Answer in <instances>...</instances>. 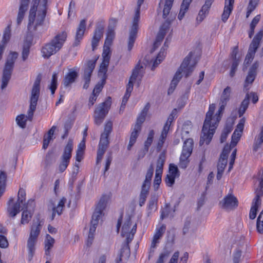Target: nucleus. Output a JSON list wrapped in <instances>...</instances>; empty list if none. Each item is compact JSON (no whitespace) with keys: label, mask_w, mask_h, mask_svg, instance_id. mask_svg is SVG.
<instances>
[{"label":"nucleus","mask_w":263,"mask_h":263,"mask_svg":"<svg viewBox=\"0 0 263 263\" xmlns=\"http://www.w3.org/2000/svg\"><path fill=\"white\" fill-rule=\"evenodd\" d=\"M66 38L67 33L65 32L57 34L49 42L42 47V57L45 59H48L52 55L55 54L62 48Z\"/></svg>","instance_id":"423d86ee"},{"label":"nucleus","mask_w":263,"mask_h":263,"mask_svg":"<svg viewBox=\"0 0 263 263\" xmlns=\"http://www.w3.org/2000/svg\"><path fill=\"white\" fill-rule=\"evenodd\" d=\"M54 239L49 234L46 235L45 241V250L46 255H49L50 250L53 247Z\"/></svg>","instance_id":"4c0bfd02"},{"label":"nucleus","mask_w":263,"mask_h":263,"mask_svg":"<svg viewBox=\"0 0 263 263\" xmlns=\"http://www.w3.org/2000/svg\"><path fill=\"white\" fill-rule=\"evenodd\" d=\"M165 49L164 47H162L160 51L158 54L156 59L153 62V66L152 67V70H154L155 68L158 66V65L160 64V63L163 60L164 57H165Z\"/></svg>","instance_id":"f704fd0d"},{"label":"nucleus","mask_w":263,"mask_h":263,"mask_svg":"<svg viewBox=\"0 0 263 263\" xmlns=\"http://www.w3.org/2000/svg\"><path fill=\"white\" fill-rule=\"evenodd\" d=\"M111 105V98L108 97L103 103L99 104L95 111V123L100 125L103 121Z\"/></svg>","instance_id":"9b49d317"},{"label":"nucleus","mask_w":263,"mask_h":263,"mask_svg":"<svg viewBox=\"0 0 263 263\" xmlns=\"http://www.w3.org/2000/svg\"><path fill=\"white\" fill-rule=\"evenodd\" d=\"M157 198L155 196H152L148 202V209L152 210L156 207Z\"/></svg>","instance_id":"338daca9"},{"label":"nucleus","mask_w":263,"mask_h":263,"mask_svg":"<svg viewBox=\"0 0 263 263\" xmlns=\"http://www.w3.org/2000/svg\"><path fill=\"white\" fill-rule=\"evenodd\" d=\"M170 212V208L168 204H166L165 206L162 210L160 219L163 220L164 218L169 216Z\"/></svg>","instance_id":"052dcab7"},{"label":"nucleus","mask_w":263,"mask_h":263,"mask_svg":"<svg viewBox=\"0 0 263 263\" xmlns=\"http://www.w3.org/2000/svg\"><path fill=\"white\" fill-rule=\"evenodd\" d=\"M169 22H166L164 23L161 27L156 37V40L162 42L164 36L166 34V31L168 29Z\"/></svg>","instance_id":"c9c22d12"},{"label":"nucleus","mask_w":263,"mask_h":263,"mask_svg":"<svg viewBox=\"0 0 263 263\" xmlns=\"http://www.w3.org/2000/svg\"><path fill=\"white\" fill-rule=\"evenodd\" d=\"M133 86H134V85L133 84H132L131 83H128V84L126 86V92H125V93L123 99L128 100V99L130 96V93H131L132 91H133Z\"/></svg>","instance_id":"680f3d73"},{"label":"nucleus","mask_w":263,"mask_h":263,"mask_svg":"<svg viewBox=\"0 0 263 263\" xmlns=\"http://www.w3.org/2000/svg\"><path fill=\"white\" fill-rule=\"evenodd\" d=\"M78 76L79 73L77 68L74 67L69 69L63 80L62 84L64 87L67 88L70 87L71 85L76 81Z\"/></svg>","instance_id":"f3484780"},{"label":"nucleus","mask_w":263,"mask_h":263,"mask_svg":"<svg viewBox=\"0 0 263 263\" xmlns=\"http://www.w3.org/2000/svg\"><path fill=\"white\" fill-rule=\"evenodd\" d=\"M256 74L249 72L248 76L245 80L244 87L246 88L249 84H251L255 80Z\"/></svg>","instance_id":"6e6d98bb"},{"label":"nucleus","mask_w":263,"mask_h":263,"mask_svg":"<svg viewBox=\"0 0 263 263\" xmlns=\"http://www.w3.org/2000/svg\"><path fill=\"white\" fill-rule=\"evenodd\" d=\"M111 23H112L114 25H115V24L116 23V20L111 19L110 21V25L108 27L107 33V36L105 41V46L110 45L115 37V33L114 31V26L111 27L110 25Z\"/></svg>","instance_id":"cd10ccee"},{"label":"nucleus","mask_w":263,"mask_h":263,"mask_svg":"<svg viewBox=\"0 0 263 263\" xmlns=\"http://www.w3.org/2000/svg\"><path fill=\"white\" fill-rule=\"evenodd\" d=\"M176 177L171 175L167 174L165 177V181L168 186H172L175 183Z\"/></svg>","instance_id":"69168bd1"},{"label":"nucleus","mask_w":263,"mask_h":263,"mask_svg":"<svg viewBox=\"0 0 263 263\" xmlns=\"http://www.w3.org/2000/svg\"><path fill=\"white\" fill-rule=\"evenodd\" d=\"M261 205V200L260 199H258L256 198H254L252 205L251 208L250 214H249V218L251 219H254L255 218L257 214V212L258 208Z\"/></svg>","instance_id":"c85d7f7f"},{"label":"nucleus","mask_w":263,"mask_h":263,"mask_svg":"<svg viewBox=\"0 0 263 263\" xmlns=\"http://www.w3.org/2000/svg\"><path fill=\"white\" fill-rule=\"evenodd\" d=\"M37 239L29 238L27 240V248L28 250L29 260H31L35 252V245Z\"/></svg>","instance_id":"c756f323"},{"label":"nucleus","mask_w":263,"mask_h":263,"mask_svg":"<svg viewBox=\"0 0 263 263\" xmlns=\"http://www.w3.org/2000/svg\"><path fill=\"white\" fill-rule=\"evenodd\" d=\"M174 0H160L159 4V10H162V17L165 18L170 13Z\"/></svg>","instance_id":"5701e85b"},{"label":"nucleus","mask_w":263,"mask_h":263,"mask_svg":"<svg viewBox=\"0 0 263 263\" xmlns=\"http://www.w3.org/2000/svg\"><path fill=\"white\" fill-rule=\"evenodd\" d=\"M26 193L25 191L20 189L18 192L17 201L14 203L13 198H10L7 203V212L9 216L14 217L20 212L21 208L25 209L22 214L21 223L25 224L28 223L32 217V213L28 210L29 207L33 208L34 206V201L32 199H30L26 203Z\"/></svg>","instance_id":"f03ea898"},{"label":"nucleus","mask_w":263,"mask_h":263,"mask_svg":"<svg viewBox=\"0 0 263 263\" xmlns=\"http://www.w3.org/2000/svg\"><path fill=\"white\" fill-rule=\"evenodd\" d=\"M18 53L15 52H11L8 56L5 65L3 70L2 77V83L1 85L2 89H5L11 77L14 64L17 58Z\"/></svg>","instance_id":"9d476101"},{"label":"nucleus","mask_w":263,"mask_h":263,"mask_svg":"<svg viewBox=\"0 0 263 263\" xmlns=\"http://www.w3.org/2000/svg\"><path fill=\"white\" fill-rule=\"evenodd\" d=\"M48 0H32L28 16L27 29L29 32H35L44 22L48 9Z\"/></svg>","instance_id":"7ed1b4c3"},{"label":"nucleus","mask_w":263,"mask_h":263,"mask_svg":"<svg viewBox=\"0 0 263 263\" xmlns=\"http://www.w3.org/2000/svg\"><path fill=\"white\" fill-rule=\"evenodd\" d=\"M245 122V119H241L237 124L236 128L232 136L231 144L229 145L231 146V149L235 147L238 142L243 129Z\"/></svg>","instance_id":"a211bd4d"},{"label":"nucleus","mask_w":263,"mask_h":263,"mask_svg":"<svg viewBox=\"0 0 263 263\" xmlns=\"http://www.w3.org/2000/svg\"><path fill=\"white\" fill-rule=\"evenodd\" d=\"M214 0H205L204 4L202 6L196 18L197 21L200 23L209 13V9Z\"/></svg>","instance_id":"b1692460"},{"label":"nucleus","mask_w":263,"mask_h":263,"mask_svg":"<svg viewBox=\"0 0 263 263\" xmlns=\"http://www.w3.org/2000/svg\"><path fill=\"white\" fill-rule=\"evenodd\" d=\"M147 109L145 108L142 111L139 116L138 117L137 119L136 123L135 124L134 127H136V129H138V130L141 129V125L144 122L145 117L147 115Z\"/></svg>","instance_id":"e433bc0d"},{"label":"nucleus","mask_w":263,"mask_h":263,"mask_svg":"<svg viewBox=\"0 0 263 263\" xmlns=\"http://www.w3.org/2000/svg\"><path fill=\"white\" fill-rule=\"evenodd\" d=\"M260 19V15L258 14L255 16L253 20L252 21L250 25V30L248 32L249 34V37L250 39H251L254 33V29L257 25V24L258 23Z\"/></svg>","instance_id":"a19ab883"},{"label":"nucleus","mask_w":263,"mask_h":263,"mask_svg":"<svg viewBox=\"0 0 263 263\" xmlns=\"http://www.w3.org/2000/svg\"><path fill=\"white\" fill-rule=\"evenodd\" d=\"M194 141L191 138L187 139L184 142V145L183 146V152H189V154H191L193 151Z\"/></svg>","instance_id":"49530a36"},{"label":"nucleus","mask_w":263,"mask_h":263,"mask_svg":"<svg viewBox=\"0 0 263 263\" xmlns=\"http://www.w3.org/2000/svg\"><path fill=\"white\" fill-rule=\"evenodd\" d=\"M112 129V123L111 121H108L104 127V132L102 134L109 136Z\"/></svg>","instance_id":"bf43d9fd"},{"label":"nucleus","mask_w":263,"mask_h":263,"mask_svg":"<svg viewBox=\"0 0 263 263\" xmlns=\"http://www.w3.org/2000/svg\"><path fill=\"white\" fill-rule=\"evenodd\" d=\"M11 37V24H9L7 26V27L5 28L3 37V42L4 43H6L8 42Z\"/></svg>","instance_id":"5fc2aeb1"},{"label":"nucleus","mask_w":263,"mask_h":263,"mask_svg":"<svg viewBox=\"0 0 263 263\" xmlns=\"http://www.w3.org/2000/svg\"><path fill=\"white\" fill-rule=\"evenodd\" d=\"M140 131L141 130H138V129H136L135 127H134L130 135L129 144L127 146L128 150H130L131 147L135 143L137 138L138 136L139 133H140Z\"/></svg>","instance_id":"79ce46f5"},{"label":"nucleus","mask_w":263,"mask_h":263,"mask_svg":"<svg viewBox=\"0 0 263 263\" xmlns=\"http://www.w3.org/2000/svg\"><path fill=\"white\" fill-rule=\"evenodd\" d=\"M231 151V146L228 144L225 145L220 155V158L217 164V179L220 180L222 176L224 168L227 164L228 155Z\"/></svg>","instance_id":"4468645a"},{"label":"nucleus","mask_w":263,"mask_h":263,"mask_svg":"<svg viewBox=\"0 0 263 263\" xmlns=\"http://www.w3.org/2000/svg\"><path fill=\"white\" fill-rule=\"evenodd\" d=\"M259 0H250L247 7L246 17L248 18L250 14L256 8Z\"/></svg>","instance_id":"8fccbe9b"},{"label":"nucleus","mask_w":263,"mask_h":263,"mask_svg":"<svg viewBox=\"0 0 263 263\" xmlns=\"http://www.w3.org/2000/svg\"><path fill=\"white\" fill-rule=\"evenodd\" d=\"M192 57V53L190 52L184 58L171 83L170 87L168 89V94L173 92L178 83L181 79L182 74H184L185 77H187L194 70L195 64L194 63H191Z\"/></svg>","instance_id":"0eeeda50"},{"label":"nucleus","mask_w":263,"mask_h":263,"mask_svg":"<svg viewBox=\"0 0 263 263\" xmlns=\"http://www.w3.org/2000/svg\"><path fill=\"white\" fill-rule=\"evenodd\" d=\"M263 195V179L259 182V188L256 191V196L255 198L260 199V197Z\"/></svg>","instance_id":"0e129e2a"},{"label":"nucleus","mask_w":263,"mask_h":263,"mask_svg":"<svg viewBox=\"0 0 263 263\" xmlns=\"http://www.w3.org/2000/svg\"><path fill=\"white\" fill-rule=\"evenodd\" d=\"M220 204L223 209L231 210L237 206L238 201L235 196L230 194L226 196L224 199L220 201Z\"/></svg>","instance_id":"aec40b11"},{"label":"nucleus","mask_w":263,"mask_h":263,"mask_svg":"<svg viewBox=\"0 0 263 263\" xmlns=\"http://www.w3.org/2000/svg\"><path fill=\"white\" fill-rule=\"evenodd\" d=\"M31 42L25 41L23 46V50L22 52V58L24 61L28 58L30 53V48L31 47Z\"/></svg>","instance_id":"37998d69"},{"label":"nucleus","mask_w":263,"mask_h":263,"mask_svg":"<svg viewBox=\"0 0 263 263\" xmlns=\"http://www.w3.org/2000/svg\"><path fill=\"white\" fill-rule=\"evenodd\" d=\"M137 224H134L132 227L130 218H128L124 222L121 231V236L125 237V242L121 249L120 252L125 254L126 257H128L130 254L129 243L132 241L134 236L136 232Z\"/></svg>","instance_id":"1a4fd4ad"},{"label":"nucleus","mask_w":263,"mask_h":263,"mask_svg":"<svg viewBox=\"0 0 263 263\" xmlns=\"http://www.w3.org/2000/svg\"><path fill=\"white\" fill-rule=\"evenodd\" d=\"M263 143V126L261 127L259 133L256 136L253 144V149L257 151Z\"/></svg>","instance_id":"473e14b6"},{"label":"nucleus","mask_w":263,"mask_h":263,"mask_svg":"<svg viewBox=\"0 0 263 263\" xmlns=\"http://www.w3.org/2000/svg\"><path fill=\"white\" fill-rule=\"evenodd\" d=\"M165 161V155L164 153H162L160 154L159 158L157 161V170H163L164 162Z\"/></svg>","instance_id":"864d4df0"},{"label":"nucleus","mask_w":263,"mask_h":263,"mask_svg":"<svg viewBox=\"0 0 263 263\" xmlns=\"http://www.w3.org/2000/svg\"><path fill=\"white\" fill-rule=\"evenodd\" d=\"M42 221L37 219L36 221H33L31 227L30 233L29 238L37 239L42 227Z\"/></svg>","instance_id":"393cba45"},{"label":"nucleus","mask_w":263,"mask_h":263,"mask_svg":"<svg viewBox=\"0 0 263 263\" xmlns=\"http://www.w3.org/2000/svg\"><path fill=\"white\" fill-rule=\"evenodd\" d=\"M144 73L143 67L140 64H137L133 70V73L129 78L128 83H131L134 85V83L136 80H138L139 81H141Z\"/></svg>","instance_id":"4be33fe9"},{"label":"nucleus","mask_w":263,"mask_h":263,"mask_svg":"<svg viewBox=\"0 0 263 263\" xmlns=\"http://www.w3.org/2000/svg\"><path fill=\"white\" fill-rule=\"evenodd\" d=\"M249 95L247 93L245 98L241 102L240 108L238 111L239 116L240 117L245 114L246 109L248 108L249 104Z\"/></svg>","instance_id":"ea45409f"},{"label":"nucleus","mask_w":263,"mask_h":263,"mask_svg":"<svg viewBox=\"0 0 263 263\" xmlns=\"http://www.w3.org/2000/svg\"><path fill=\"white\" fill-rule=\"evenodd\" d=\"M149 188H148L145 186H144V187H141V190L139 197V205L140 206H142L144 204L149 192Z\"/></svg>","instance_id":"58836bf2"},{"label":"nucleus","mask_w":263,"mask_h":263,"mask_svg":"<svg viewBox=\"0 0 263 263\" xmlns=\"http://www.w3.org/2000/svg\"><path fill=\"white\" fill-rule=\"evenodd\" d=\"M41 81V77L38 76L36 78L31 92L30 98L29 108L27 112V116L24 114L18 115L16 118V122L17 125L22 128L26 127V121L28 120L31 121L33 116L34 111L36 109L37 101L40 96V83Z\"/></svg>","instance_id":"20e7f679"},{"label":"nucleus","mask_w":263,"mask_h":263,"mask_svg":"<svg viewBox=\"0 0 263 263\" xmlns=\"http://www.w3.org/2000/svg\"><path fill=\"white\" fill-rule=\"evenodd\" d=\"M26 11V10L19 9L16 19V22L18 25H20L22 23Z\"/></svg>","instance_id":"e2e57ef3"},{"label":"nucleus","mask_w":263,"mask_h":263,"mask_svg":"<svg viewBox=\"0 0 263 263\" xmlns=\"http://www.w3.org/2000/svg\"><path fill=\"white\" fill-rule=\"evenodd\" d=\"M144 1V0H138L137 6L134 10V14L132 17V25L128 39L127 49L128 51H130L133 49L134 44L137 38L140 19L141 6Z\"/></svg>","instance_id":"6e6552de"},{"label":"nucleus","mask_w":263,"mask_h":263,"mask_svg":"<svg viewBox=\"0 0 263 263\" xmlns=\"http://www.w3.org/2000/svg\"><path fill=\"white\" fill-rule=\"evenodd\" d=\"M165 230L166 226L165 224H162L159 228L156 229V232L153 236L151 242V247L149 249V257L154 253L157 245L159 243V240L162 237Z\"/></svg>","instance_id":"dca6fc26"},{"label":"nucleus","mask_w":263,"mask_h":263,"mask_svg":"<svg viewBox=\"0 0 263 263\" xmlns=\"http://www.w3.org/2000/svg\"><path fill=\"white\" fill-rule=\"evenodd\" d=\"M238 48L235 46L233 48V50L231 53V58L232 60V65L230 71V76L231 77H233L236 73L237 67L240 62V57L238 56Z\"/></svg>","instance_id":"6ab92c4d"},{"label":"nucleus","mask_w":263,"mask_h":263,"mask_svg":"<svg viewBox=\"0 0 263 263\" xmlns=\"http://www.w3.org/2000/svg\"><path fill=\"white\" fill-rule=\"evenodd\" d=\"M108 137L109 136L105 135V134L101 135L97 151V163L101 162L103 156L108 146L109 143Z\"/></svg>","instance_id":"2eb2a0df"},{"label":"nucleus","mask_w":263,"mask_h":263,"mask_svg":"<svg viewBox=\"0 0 263 263\" xmlns=\"http://www.w3.org/2000/svg\"><path fill=\"white\" fill-rule=\"evenodd\" d=\"M176 113L177 110L176 109H174L172 110L171 114L168 116L165 124L164 125V127L163 128V129H165L167 131H169L170 126L172 122L174 121L175 116H176Z\"/></svg>","instance_id":"de8ad7c7"},{"label":"nucleus","mask_w":263,"mask_h":263,"mask_svg":"<svg viewBox=\"0 0 263 263\" xmlns=\"http://www.w3.org/2000/svg\"><path fill=\"white\" fill-rule=\"evenodd\" d=\"M256 229L259 233H263V210L261 211L257 218Z\"/></svg>","instance_id":"3c124183"},{"label":"nucleus","mask_w":263,"mask_h":263,"mask_svg":"<svg viewBox=\"0 0 263 263\" xmlns=\"http://www.w3.org/2000/svg\"><path fill=\"white\" fill-rule=\"evenodd\" d=\"M109 61H108V58L106 57L105 60H103L102 62L101 63L100 69L99 70V74L100 76H102V78H103V80L105 81V79H106V73L107 71L108 66L109 65Z\"/></svg>","instance_id":"72a5a7b5"},{"label":"nucleus","mask_w":263,"mask_h":263,"mask_svg":"<svg viewBox=\"0 0 263 263\" xmlns=\"http://www.w3.org/2000/svg\"><path fill=\"white\" fill-rule=\"evenodd\" d=\"M72 150L73 141L72 139H69L61 156V161L59 166V170L61 173L63 172L67 167L71 157Z\"/></svg>","instance_id":"ddd939ff"},{"label":"nucleus","mask_w":263,"mask_h":263,"mask_svg":"<svg viewBox=\"0 0 263 263\" xmlns=\"http://www.w3.org/2000/svg\"><path fill=\"white\" fill-rule=\"evenodd\" d=\"M66 202V199L63 197L60 201L59 202L57 206L53 205L52 207V213L51 216V220H53L56 214L60 215L63 211V208L65 206V204Z\"/></svg>","instance_id":"bb28decb"},{"label":"nucleus","mask_w":263,"mask_h":263,"mask_svg":"<svg viewBox=\"0 0 263 263\" xmlns=\"http://www.w3.org/2000/svg\"><path fill=\"white\" fill-rule=\"evenodd\" d=\"M58 84V76L56 73H54L52 76V80L51 84L49 87L50 89L51 94L53 95L55 92V91L57 88Z\"/></svg>","instance_id":"603ef678"},{"label":"nucleus","mask_w":263,"mask_h":263,"mask_svg":"<svg viewBox=\"0 0 263 263\" xmlns=\"http://www.w3.org/2000/svg\"><path fill=\"white\" fill-rule=\"evenodd\" d=\"M96 63L93 61H89L87 63V67L84 70L83 76L84 80H90L91 73L95 69Z\"/></svg>","instance_id":"7c9ffc66"},{"label":"nucleus","mask_w":263,"mask_h":263,"mask_svg":"<svg viewBox=\"0 0 263 263\" xmlns=\"http://www.w3.org/2000/svg\"><path fill=\"white\" fill-rule=\"evenodd\" d=\"M179 171L178 167L174 165V164H170L169 166V174L168 175H171L173 176L177 177L179 176Z\"/></svg>","instance_id":"13d9d810"},{"label":"nucleus","mask_w":263,"mask_h":263,"mask_svg":"<svg viewBox=\"0 0 263 263\" xmlns=\"http://www.w3.org/2000/svg\"><path fill=\"white\" fill-rule=\"evenodd\" d=\"M189 6H183V5L181 4L180 12L178 16V18L179 20H181L183 18Z\"/></svg>","instance_id":"774afa93"},{"label":"nucleus","mask_w":263,"mask_h":263,"mask_svg":"<svg viewBox=\"0 0 263 263\" xmlns=\"http://www.w3.org/2000/svg\"><path fill=\"white\" fill-rule=\"evenodd\" d=\"M108 195H103L98 203L95 210L92 215L90 226L87 239V245H91L94 239V235L100 217L103 215V212L106 208L109 201Z\"/></svg>","instance_id":"39448f33"},{"label":"nucleus","mask_w":263,"mask_h":263,"mask_svg":"<svg viewBox=\"0 0 263 263\" xmlns=\"http://www.w3.org/2000/svg\"><path fill=\"white\" fill-rule=\"evenodd\" d=\"M231 92L232 89L229 86H227L223 90L220 97V107L214 117L213 115L215 109V105L214 104L210 105L202 129V135L199 142L200 145H202L204 143L208 145L211 142L218 124L221 120L222 112L230 99Z\"/></svg>","instance_id":"f257e3e1"},{"label":"nucleus","mask_w":263,"mask_h":263,"mask_svg":"<svg viewBox=\"0 0 263 263\" xmlns=\"http://www.w3.org/2000/svg\"><path fill=\"white\" fill-rule=\"evenodd\" d=\"M263 37V29L258 32L252 40L246 55L244 64L249 65L254 59L255 54L259 46L260 42Z\"/></svg>","instance_id":"f8f14e48"},{"label":"nucleus","mask_w":263,"mask_h":263,"mask_svg":"<svg viewBox=\"0 0 263 263\" xmlns=\"http://www.w3.org/2000/svg\"><path fill=\"white\" fill-rule=\"evenodd\" d=\"M86 25L85 20H82L81 21L77 29L75 40L73 44L74 46H78L80 41L82 40L85 31L86 30Z\"/></svg>","instance_id":"412c9836"},{"label":"nucleus","mask_w":263,"mask_h":263,"mask_svg":"<svg viewBox=\"0 0 263 263\" xmlns=\"http://www.w3.org/2000/svg\"><path fill=\"white\" fill-rule=\"evenodd\" d=\"M234 0H225V5L223 13L221 15V19L223 22H226L228 19L233 9Z\"/></svg>","instance_id":"a878e982"},{"label":"nucleus","mask_w":263,"mask_h":263,"mask_svg":"<svg viewBox=\"0 0 263 263\" xmlns=\"http://www.w3.org/2000/svg\"><path fill=\"white\" fill-rule=\"evenodd\" d=\"M154 173V167L153 165L152 164L149 166V167L148 168L147 173L145 175V178L144 181L143 182V184L142 185V186H145L146 187H147L148 188L150 187L151 183V180L153 176Z\"/></svg>","instance_id":"2f4dec72"},{"label":"nucleus","mask_w":263,"mask_h":263,"mask_svg":"<svg viewBox=\"0 0 263 263\" xmlns=\"http://www.w3.org/2000/svg\"><path fill=\"white\" fill-rule=\"evenodd\" d=\"M155 135V132L154 130H151L148 134L147 139L144 143V149L146 152H147L149 146L151 145L153 138Z\"/></svg>","instance_id":"09e8293b"},{"label":"nucleus","mask_w":263,"mask_h":263,"mask_svg":"<svg viewBox=\"0 0 263 263\" xmlns=\"http://www.w3.org/2000/svg\"><path fill=\"white\" fill-rule=\"evenodd\" d=\"M192 128V123L190 121L185 122L182 127V134L183 135H187L190 133Z\"/></svg>","instance_id":"4d7b16f0"},{"label":"nucleus","mask_w":263,"mask_h":263,"mask_svg":"<svg viewBox=\"0 0 263 263\" xmlns=\"http://www.w3.org/2000/svg\"><path fill=\"white\" fill-rule=\"evenodd\" d=\"M168 131L165 129H162L161 135L157 143V149L158 152L160 151L163 147V144L167 137Z\"/></svg>","instance_id":"a18cd8bd"},{"label":"nucleus","mask_w":263,"mask_h":263,"mask_svg":"<svg viewBox=\"0 0 263 263\" xmlns=\"http://www.w3.org/2000/svg\"><path fill=\"white\" fill-rule=\"evenodd\" d=\"M232 130V124H228V123L226 124V125H225V126L222 132L221 135V137H220L221 143H223L224 142L226 141V140L227 138L228 135H229V133H231Z\"/></svg>","instance_id":"c03bdc74"}]
</instances>
